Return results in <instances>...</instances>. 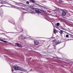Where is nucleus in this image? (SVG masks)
<instances>
[{"instance_id": "1", "label": "nucleus", "mask_w": 73, "mask_h": 73, "mask_svg": "<svg viewBox=\"0 0 73 73\" xmlns=\"http://www.w3.org/2000/svg\"><path fill=\"white\" fill-rule=\"evenodd\" d=\"M12 67L15 70H22V71H24V72H27V70L24 69H22L20 66H13L11 67L12 68Z\"/></svg>"}, {"instance_id": "2", "label": "nucleus", "mask_w": 73, "mask_h": 73, "mask_svg": "<svg viewBox=\"0 0 73 73\" xmlns=\"http://www.w3.org/2000/svg\"><path fill=\"white\" fill-rule=\"evenodd\" d=\"M35 11L37 13H41V12H40V11H41V9H36L35 10Z\"/></svg>"}, {"instance_id": "3", "label": "nucleus", "mask_w": 73, "mask_h": 73, "mask_svg": "<svg viewBox=\"0 0 73 73\" xmlns=\"http://www.w3.org/2000/svg\"><path fill=\"white\" fill-rule=\"evenodd\" d=\"M62 11H63V12L62 13V15L63 16H65L66 15V11H64V10H61Z\"/></svg>"}, {"instance_id": "4", "label": "nucleus", "mask_w": 73, "mask_h": 73, "mask_svg": "<svg viewBox=\"0 0 73 73\" xmlns=\"http://www.w3.org/2000/svg\"><path fill=\"white\" fill-rule=\"evenodd\" d=\"M16 44L17 45L18 47L19 48H22V47H23V46L21 45V44H20L19 43H16Z\"/></svg>"}, {"instance_id": "5", "label": "nucleus", "mask_w": 73, "mask_h": 73, "mask_svg": "<svg viewBox=\"0 0 73 73\" xmlns=\"http://www.w3.org/2000/svg\"><path fill=\"white\" fill-rule=\"evenodd\" d=\"M34 44L35 45H37L39 44V42L35 40L34 41Z\"/></svg>"}, {"instance_id": "6", "label": "nucleus", "mask_w": 73, "mask_h": 73, "mask_svg": "<svg viewBox=\"0 0 73 73\" xmlns=\"http://www.w3.org/2000/svg\"><path fill=\"white\" fill-rule=\"evenodd\" d=\"M53 41H54V42H55V43L56 44V45H57V44H60V43L58 42L57 41V40H53Z\"/></svg>"}, {"instance_id": "7", "label": "nucleus", "mask_w": 73, "mask_h": 73, "mask_svg": "<svg viewBox=\"0 0 73 73\" xmlns=\"http://www.w3.org/2000/svg\"><path fill=\"white\" fill-rule=\"evenodd\" d=\"M55 26L56 27H58V26H59L60 25V23H57L56 24H55Z\"/></svg>"}, {"instance_id": "8", "label": "nucleus", "mask_w": 73, "mask_h": 73, "mask_svg": "<svg viewBox=\"0 0 73 73\" xmlns=\"http://www.w3.org/2000/svg\"><path fill=\"white\" fill-rule=\"evenodd\" d=\"M21 38L23 39H25V36H21Z\"/></svg>"}, {"instance_id": "9", "label": "nucleus", "mask_w": 73, "mask_h": 73, "mask_svg": "<svg viewBox=\"0 0 73 73\" xmlns=\"http://www.w3.org/2000/svg\"><path fill=\"white\" fill-rule=\"evenodd\" d=\"M56 30L55 29H54L53 32H54V34H56Z\"/></svg>"}, {"instance_id": "10", "label": "nucleus", "mask_w": 73, "mask_h": 73, "mask_svg": "<svg viewBox=\"0 0 73 73\" xmlns=\"http://www.w3.org/2000/svg\"><path fill=\"white\" fill-rule=\"evenodd\" d=\"M31 1V2H33V3H35V1H34V0H30Z\"/></svg>"}, {"instance_id": "11", "label": "nucleus", "mask_w": 73, "mask_h": 73, "mask_svg": "<svg viewBox=\"0 0 73 73\" xmlns=\"http://www.w3.org/2000/svg\"><path fill=\"white\" fill-rule=\"evenodd\" d=\"M1 41H3V42H7V41H4L3 40H1Z\"/></svg>"}, {"instance_id": "12", "label": "nucleus", "mask_w": 73, "mask_h": 73, "mask_svg": "<svg viewBox=\"0 0 73 73\" xmlns=\"http://www.w3.org/2000/svg\"><path fill=\"white\" fill-rule=\"evenodd\" d=\"M13 8H16V9H18V7L15 6H13Z\"/></svg>"}, {"instance_id": "13", "label": "nucleus", "mask_w": 73, "mask_h": 73, "mask_svg": "<svg viewBox=\"0 0 73 73\" xmlns=\"http://www.w3.org/2000/svg\"><path fill=\"white\" fill-rule=\"evenodd\" d=\"M39 5V6H40V7H43V8H45V7L42 6H41L39 5Z\"/></svg>"}, {"instance_id": "14", "label": "nucleus", "mask_w": 73, "mask_h": 73, "mask_svg": "<svg viewBox=\"0 0 73 73\" xmlns=\"http://www.w3.org/2000/svg\"><path fill=\"white\" fill-rule=\"evenodd\" d=\"M66 37H67V38H68V37H69V35H66Z\"/></svg>"}, {"instance_id": "15", "label": "nucleus", "mask_w": 73, "mask_h": 73, "mask_svg": "<svg viewBox=\"0 0 73 73\" xmlns=\"http://www.w3.org/2000/svg\"><path fill=\"white\" fill-rule=\"evenodd\" d=\"M59 1L60 3H62V1L61 0H59Z\"/></svg>"}, {"instance_id": "16", "label": "nucleus", "mask_w": 73, "mask_h": 73, "mask_svg": "<svg viewBox=\"0 0 73 73\" xmlns=\"http://www.w3.org/2000/svg\"><path fill=\"white\" fill-rule=\"evenodd\" d=\"M26 3H27V4H29V1H27L26 2Z\"/></svg>"}, {"instance_id": "17", "label": "nucleus", "mask_w": 73, "mask_h": 73, "mask_svg": "<svg viewBox=\"0 0 73 73\" xmlns=\"http://www.w3.org/2000/svg\"><path fill=\"white\" fill-rule=\"evenodd\" d=\"M31 13H34V12L33 11H31L30 12Z\"/></svg>"}, {"instance_id": "18", "label": "nucleus", "mask_w": 73, "mask_h": 73, "mask_svg": "<svg viewBox=\"0 0 73 73\" xmlns=\"http://www.w3.org/2000/svg\"><path fill=\"white\" fill-rule=\"evenodd\" d=\"M63 32H64V31L61 30H60V32H61V33H63Z\"/></svg>"}, {"instance_id": "19", "label": "nucleus", "mask_w": 73, "mask_h": 73, "mask_svg": "<svg viewBox=\"0 0 73 73\" xmlns=\"http://www.w3.org/2000/svg\"><path fill=\"white\" fill-rule=\"evenodd\" d=\"M11 71H12V72H13V71H14V70H13V69H12L11 70Z\"/></svg>"}, {"instance_id": "20", "label": "nucleus", "mask_w": 73, "mask_h": 73, "mask_svg": "<svg viewBox=\"0 0 73 73\" xmlns=\"http://www.w3.org/2000/svg\"><path fill=\"white\" fill-rule=\"evenodd\" d=\"M4 6H3V5H1V7H3Z\"/></svg>"}, {"instance_id": "21", "label": "nucleus", "mask_w": 73, "mask_h": 73, "mask_svg": "<svg viewBox=\"0 0 73 73\" xmlns=\"http://www.w3.org/2000/svg\"><path fill=\"white\" fill-rule=\"evenodd\" d=\"M22 4V3H19V4Z\"/></svg>"}, {"instance_id": "22", "label": "nucleus", "mask_w": 73, "mask_h": 73, "mask_svg": "<svg viewBox=\"0 0 73 73\" xmlns=\"http://www.w3.org/2000/svg\"><path fill=\"white\" fill-rule=\"evenodd\" d=\"M31 71H32V69H31Z\"/></svg>"}, {"instance_id": "23", "label": "nucleus", "mask_w": 73, "mask_h": 73, "mask_svg": "<svg viewBox=\"0 0 73 73\" xmlns=\"http://www.w3.org/2000/svg\"><path fill=\"white\" fill-rule=\"evenodd\" d=\"M27 13L26 12H25L24 13Z\"/></svg>"}, {"instance_id": "24", "label": "nucleus", "mask_w": 73, "mask_h": 73, "mask_svg": "<svg viewBox=\"0 0 73 73\" xmlns=\"http://www.w3.org/2000/svg\"><path fill=\"white\" fill-rule=\"evenodd\" d=\"M53 26L54 27V25H53Z\"/></svg>"}, {"instance_id": "25", "label": "nucleus", "mask_w": 73, "mask_h": 73, "mask_svg": "<svg viewBox=\"0 0 73 73\" xmlns=\"http://www.w3.org/2000/svg\"><path fill=\"white\" fill-rule=\"evenodd\" d=\"M30 60H31V58H30Z\"/></svg>"}, {"instance_id": "26", "label": "nucleus", "mask_w": 73, "mask_h": 73, "mask_svg": "<svg viewBox=\"0 0 73 73\" xmlns=\"http://www.w3.org/2000/svg\"><path fill=\"white\" fill-rule=\"evenodd\" d=\"M5 6V7H7V6Z\"/></svg>"}, {"instance_id": "27", "label": "nucleus", "mask_w": 73, "mask_h": 73, "mask_svg": "<svg viewBox=\"0 0 73 73\" xmlns=\"http://www.w3.org/2000/svg\"><path fill=\"white\" fill-rule=\"evenodd\" d=\"M23 13H24V12H23Z\"/></svg>"}, {"instance_id": "28", "label": "nucleus", "mask_w": 73, "mask_h": 73, "mask_svg": "<svg viewBox=\"0 0 73 73\" xmlns=\"http://www.w3.org/2000/svg\"><path fill=\"white\" fill-rule=\"evenodd\" d=\"M10 43H9V44H10Z\"/></svg>"}]
</instances>
